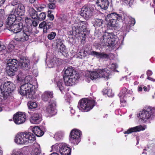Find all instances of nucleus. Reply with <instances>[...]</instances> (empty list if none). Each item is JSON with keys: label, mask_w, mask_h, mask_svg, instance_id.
I'll use <instances>...</instances> for the list:
<instances>
[{"label": "nucleus", "mask_w": 155, "mask_h": 155, "mask_svg": "<svg viewBox=\"0 0 155 155\" xmlns=\"http://www.w3.org/2000/svg\"><path fill=\"white\" fill-rule=\"evenodd\" d=\"M35 140L34 135L31 132H21L18 134L15 137V142L18 144H27L32 143Z\"/></svg>", "instance_id": "nucleus-1"}, {"label": "nucleus", "mask_w": 155, "mask_h": 155, "mask_svg": "<svg viewBox=\"0 0 155 155\" xmlns=\"http://www.w3.org/2000/svg\"><path fill=\"white\" fill-rule=\"evenodd\" d=\"M35 88L36 87L31 83H25L21 86L19 92L21 94L32 99L33 97Z\"/></svg>", "instance_id": "nucleus-2"}, {"label": "nucleus", "mask_w": 155, "mask_h": 155, "mask_svg": "<svg viewBox=\"0 0 155 155\" xmlns=\"http://www.w3.org/2000/svg\"><path fill=\"white\" fill-rule=\"evenodd\" d=\"M32 32V28L31 26H24L23 28L22 31L18 33L15 37V39L17 41H25L29 38Z\"/></svg>", "instance_id": "nucleus-3"}, {"label": "nucleus", "mask_w": 155, "mask_h": 155, "mask_svg": "<svg viewBox=\"0 0 155 155\" xmlns=\"http://www.w3.org/2000/svg\"><path fill=\"white\" fill-rule=\"evenodd\" d=\"M95 104V102L94 100L83 98L79 101L78 107L82 112H87L91 109Z\"/></svg>", "instance_id": "nucleus-4"}, {"label": "nucleus", "mask_w": 155, "mask_h": 155, "mask_svg": "<svg viewBox=\"0 0 155 155\" xmlns=\"http://www.w3.org/2000/svg\"><path fill=\"white\" fill-rule=\"evenodd\" d=\"M53 151L59 152L61 155H71V149L64 143H56L51 147Z\"/></svg>", "instance_id": "nucleus-5"}, {"label": "nucleus", "mask_w": 155, "mask_h": 155, "mask_svg": "<svg viewBox=\"0 0 155 155\" xmlns=\"http://www.w3.org/2000/svg\"><path fill=\"white\" fill-rule=\"evenodd\" d=\"M122 15L116 14L115 13H111L108 14L105 17L106 23L107 26L111 27H116L118 23L116 20L120 21L122 20Z\"/></svg>", "instance_id": "nucleus-6"}, {"label": "nucleus", "mask_w": 155, "mask_h": 155, "mask_svg": "<svg viewBox=\"0 0 155 155\" xmlns=\"http://www.w3.org/2000/svg\"><path fill=\"white\" fill-rule=\"evenodd\" d=\"M15 89V86L13 83L10 81L6 82L3 84L1 85L0 91L1 95H0V96H2L4 98L6 97Z\"/></svg>", "instance_id": "nucleus-7"}, {"label": "nucleus", "mask_w": 155, "mask_h": 155, "mask_svg": "<svg viewBox=\"0 0 155 155\" xmlns=\"http://www.w3.org/2000/svg\"><path fill=\"white\" fill-rule=\"evenodd\" d=\"M82 135L81 132L74 129L71 131L69 136V141L74 145H77L80 142Z\"/></svg>", "instance_id": "nucleus-8"}, {"label": "nucleus", "mask_w": 155, "mask_h": 155, "mask_svg": "<svg viewBox=\"0 0 155 155\" xmlns=\"http://www.w3.org/2000/svg\"><path fill=\"white\" fill-rule=\"evenodd\" d=\"M18 61L15 59H10L8 60L6 67V71L9 76H13L15 75V72L17 71Z\"/></svg>", "instance_id": "nucleus-9"}, {"label": "nucleus", "mask_w": 155, "mask_h": 155, "mask_svg": "<svg viewBox=\"0 0 155 155\" xmlns=\"http://www.w3.org/2000/svg\"><path fill=\"white\" fill-rule=\"evenodd\" d=\"M112 37L111 34L105 32L101 39V45L103 46L111 45L113 44Z\"/></svg>", "instance_id": "nucleus-10"}, {"label": "nucleus", "mask_w": 155, "mask_h": 155, "mask_svg": "<svg viewBox=\"0 0 155 155\" xmlns=\"http://www.w3.org/2000/svg\"><path fill=\"white\" fill-rule=\"evenodd\" d=\"M83 53H82V54H81L82 57L86 56L88 54H90L100 59H103L108 57V55L107 54L103 52L101 53L94 51L90 52L89 51H86L85 50L83 51Z\"/></svg>", "instance_id": "nucleus-11"}, {"label": "nucleus", "mask_w": 155, "mask_h": 155, "mask_svg": "<svg viewBox=\"0 0 155 155\" xmlns=\"http://www.w3.org/2000/svg\"><path fill=\"white\" fill-rule=\"evenodd\" d=\"M56 102L54 100H51L49 102V104L46 109V113L48 116L51 117L56 113L55 110Z\"/></svg>", "instance_id": "nucleus-12"}, {"label": "nucleus", "mask_w": 155, "mask_h": 155, "mask_svg": "<svg viewBox=\"0 0 155 155\" xmlns=\"http://www.w3.org/2000/svg\"><path fill=\"white\" fill-rule=\"evenodd\" d=\"M152 114V110L150 108H147L140 111L139 117L143 121L145 122L150 118Z\"/></svg>", "instance_id": "nucleus-13"}, {"label": "nucleus", "mask_w": 155, "mask_h": 155, "mask_svg": "<svg viewBox=\"0 0 155 155\" xmlns=\"http://www.w3.org/2000/svg\"><path fill=\"white\" fill-rule=\"evenodd\" d=\"M26 118L25 114L23 112H18L13 117L14 122L19 124L24 123Z\"/></svg>", "instance_id": "nucleus-14"}, {"label": "nucleus", "mask_w": 155, "mask_h": 155, "mask_svg": "<svg viewBox=\"0 0 155 155\" xmlns=\"http://www.w3.org/2000/svg\"><path fill=\"white\" fill-rule=\"evenodd\" d=\"M79 77L77 75L70 77L63 76L65 85L67 86H72L75 84L79 79Z\"/></svg>", "instance_id": "nucleus-15"}, {"label": "nucleus", "mask_w": 155, "mask_h": 155, "mask_svg": "<svg viewBox=\"0 0 155 155\" xmlns=\"http://www.w3.org/2000/svg\"><path fill=\"white\" fill-rule=\"evenodd\" d=\"M56 46L58 51L62 53L64 56L67 57L68 52L65 46L62 42L61 39H57L56 40Z\"/></svg>", "instance_id": "nucleus-16"}, {"label": "nucleus", "mask_w": 155, "mask_h": 155, "mask_svg": "<svg viewBox=\"0 0 155 155\" xmlns=\"http://www.w3.org/2000/svg\"><path fill=\"white\" fill-rule=\"evenodd\" d=\"M28 150L26 147L21 148H15L13 150L11 155H28Z\"/></svg>", "instance_id": "nucleus-17"}, {"label": "nucleus", "mask_w": 155, "mask_h": 155, "mask_svg": "<svg viewBox=\"0 0 155 155\" xmlns=\"http://www.w3.org/2000/svg\"><path fill=\"white\" fill-rule=\"evenodd\" d=\"M8 29L10 31L17 34L21 31L23 27L21 23H18L7 26Z\"/></svg>", "instance_id": "nucleus-18"}, {"label": "nucleus", "mask_w": 155, "mask_h": 155, "mask_svg": "<svg viewBox=\"0 0 155 155\" xmlns=\"http://www.w3.org/2000/svg\"><path fill=\"white\" fill-rule=\"evenodd\" d=\"M102 71L99 69L96 71L88 72L86 75L87 77L90 78L92 80L101 78L102 75L100 74Z\"/></svg>", "instance_id": "nucleus-19"}, {"label": "nucleus", "mask_w": 155, "mask_h": 155, "mask_svg": "<svg viewBox=\"0 0 155 155\" xmlns=\"http://www.w3.org/2000/svg\"><path fill=\"white\" fill-rule=\"evenodd\" d=\"M93 9H91L89 7L84 6L81 10V15L85 18H88L92 15Z\"/></svg>", "instance_id": "nucleus-20"}, {"label": "nucleus", "mask_w": 155, "mask_h": 155, "mask_svg": "<svg viewBox=\"0 0 155 155\" xmlns=\"http://www.w3.org/2000/svg\"><path fill=\"white\" fill-rule=\"evenodd\" d=\"M128 93L127 89L125 87H124L118 95L120 98L121 104L123 106H125V104L126 102V95Z\"/></svg>", "instance_id": "nucleus-21"}, {"label": "nucleus", "mask_w": 155, "mask_h": 155, "mask_svg": "<svg viewBox=\"0 0 155 155\" xmlns=\"http://www.w3.org/2000/svg\"><path fill=\"white\" fill-rule=\"evenodd\" d=\"M25 12V7L24 5L22 4H20L15 8L14 14L19 16H22L24 15Z\"/></svg>", "instance_id": "nucleus-22"}, {"label": "nucleus", "mask_w": 155, "mask_h": 155, "mask_svg": "<svg viewBox=\"0 0 155 155\" xmlns=\"http://www.w3.org/2000/svg\"><path fill=\"white\" fill-rule=\"evenodd\" d=\"M41 120V116L38 113L33 114L30 118V122L33 124H39Z\"/></svg>", "instance_id": "nucleus-23"}, {"label": "nucleus", "mask_w": 155, "mask_h": 155, "mask_svg": "<svg viewBox=\"0 0 155 155\" xmlns=\"http://www.w3.org/2000/svg\"><path fill=\"white\" fill-rule=\"evenodd\" d=\"M127 19H129L130 23L129 25L127 24H124L122 26V30L124 32H127L129 31L130 25L134 26L135 23V19L131 17H127Z\"/></svg>", "instance_id": "nucleus-24"}, {"label": "nucleus", "mask_w": 155, "mask_h": 155, "mask_svg": "<svg viewBox=\"0 0 155 155\" xmlns=\"http://www.w3.org/2000/svg\"><path fill=\"white\" fill-rule=\"evenodd\" d=\"M146 127L144 126H142L141 125L136 126L133 127H131L128 129L127 130L124 132V134H130L132 132H137L144 130H145Z\"/></svg>", "instance_id": "nucleus-25"}, {"label": "nucleus", "mask_w": 155, "mask_h": 155, "mask_svg": "<svg viewBox=\"0 0 155 155\" xmlns=\"http://www.w3.org/2000/svg\"><path fill=\"white\" fill-rule=\"evenodd\" d=\"M74 75H77L78 76H79L78 74L76 73L72 67H68L65 69L64 76L70 77Z\"/></svg>", "instance_id": "nucleus-26"}, {"label": "nucleus", "mask_w": 155, "mask_h": 155, "mask_svg": "<svg viewBox=\"0 0 155 155\" xmlns=\"http://www.w3.org/2000/svg\"><path fill=\"white\" fill-rule=\"evenodd\" d=\"M96 3L101 9L105 10L107 9L109 5L108 0H97Z\"/></svg>", "instance_id": "nucleus-27"}, {"label": "nucleus", "mask_w": 155, "mask_h": 155, "mask_svg": "<svg viewBox=\"0 0 155 155\" xmlns=\"http://www.w3.org/2000/svg\"><path fill=\"white\" fill-rule=\"evenodd\" d=\"M41 153V150L40 145L37 143H35L31 152V155H40Z\"/></svg>", "instance_id": "nucleus-28"}, {"label": "nucleus", "mask_w": 155, "mask_h": 155, "mask_svg": "<svg viewBox=\"0 0 155 155\" xmlns=\"http://www.w3.org/2000/svg\"><path fill=\"white\" fill-rule=\"evenodd\" d=\"M29 61L25 58H21L19 65L23 69H27L29 66Z\"/></svg>", "instance_id": "nucleus-29"}, {"label": "nucleus", "mask_w": 155, "mask_h": 155, "mask_svg": "<svg viewBox=\"0 0 155 155\" xmlns=\"http://www.w3.org/2000/svg\"><path fill=\"white\" fill-rule=\"evenodd\" d=\"M28 12V15L32 18L36 19L38 17V12L33 8L29 7Z\"/></svg>", "instance_id": "nucleus-30"}, {"label": "nucleus", "mask_w": 155, "mask_h": 155, "mask_svg": "<svg viewBox=\"0 0 155 155\" xmlns=\"http://www.w3.org/2000/svg\"><path fill=\"white\" fill-rule=\"evenodd\" d=\"M42 98L45 101H47L53 97V93L51 92L46 91L43 93L41 96Z\"/></svg>", "instance_id": "nucleus-31"}, {"label": "nucleus", "mask_w": 155, "mask_h": 155, "mask_svg": "<svg viewBox=\"0 0 155 155\" xmlns=\"http://www.w3.org/2000/svg\"><path fill=\"white\" fill-rule=\"evenodd\" d=\"M86 25V22L84 21H81L78 23V26L76 27V29L75 31L78 33L81 32L84 28H85Z\"/></svg>", "instance_id": "nucleus-32"}, {"label": "nucleus", "mask_w": 155, "mask_h": 155, "mask_svg": "<svg viewBox=\"0 0 155 155\" xmlns=\"http://www.w3.org/2000/svg\"><path fill=\"white\" fill-rule=\"evenodd\" d=\"M100 70H101L102 71L100 73L102 75L101 78H103L105 79H108L110 76V71L107 69H100Z\"/></svg>", "instance_id": "nucleus-33"}, {"label": "nucleus", "mask_w": 155, "mask_h": 155, "mask_svg": "<svg viewBox=\"0 0 155 155\" xmlns=\"http://www.w3.org/2000/svg\"><path fill=\"white\" fill-rule=\"evenodd\" d=\"M32 132L37 137H40L44 134V132L38 126H35L32 129Z\"/></svg>", "instance_id": "nucleus-34"}, {"label": "nucleus", "mask_w": 155, "mask_h": 155, "mask_svg": "<svg viewBox=\"0 0 155 155\" xmlns=\"http://www.w3.org/2000/svg\"><path fill=\"white\" fill-rule=\"evenodd\" d=\"M15 20L16 16L15 15L12 14L9 15L7 19L6 23L8 25L7 27L14 25L13 23Z\"/></svg>", "instance_id": "nucleus-35"}, {"label": "nucleus", "mask_w": 155, "mask_h": 155, "mask_svg": "<svg viewBox=\"0 0 155 155\" xmlns=\"http://www.w3.org/2000/svg\"><path fill=\"white\" fill-rule=\"evenodd\" d=\"M58 61V59L56 57L51 58L48 62L47 66L49 68H52L57 63Z\"/></svg>", "instance_id": "nucleus-36"}, {"label": "nucleus", "mask_w": 155, "mask_h": 155, "mask_svg": "<svg viewBox=\"0 0 155 155\" xmlns=\"http://www.w3.org/2000/svg\"><path fill=\"white\" fill-rule=\"evenodd\" d=\"M58 78L57 77L54 79V81L56 82L58 87L60 91L61 92L64 90V86L63 82L62 79H60L58 81H57Z\"/></svg>", "instance_id": "nucleus-37"}, {"label": "nucleus", "mask_w": 155, "mask_h": 155, "mask_svg": "<svg viewBox=\"0 0 155 155\" xmlns=\"http://www.w3.org/2000/svg\"><path fill=\"white\" fill-rule=\"evenodd\" d=\"M27 105L28 108L30 109L36 108L38 106L37 103L36 102L32 101H29Z\"/></svg>", "instance_id": "nucleus-38"}, {"label": "nucleus", "mask_w": 155, "mask_h": 155, "mask_svg": "<svg viewBox=\"0 0 155 155\" xmlns=\"http://www.w3.org/2000/svg\"><path fill=\"white\" fill-rule=\"evenodd\" d=\"M107 67L108 68L110 69L111 71H118L117 70H115V69L117 67V65L115 63H114L110 62V64L108 65Z\"/></svg>", "instance_id": "nucleus-39"}, {"label": "nucleus", "mask_w": 155, "mask_h": 155, "mask_svg": "<svg viewBox=\"0 0 155 155\" xmlns=\"http://www.w3.org/2000/svg\"><path fill=\"white\" fill-rule=\"evenodd\" d=\"M53 24L52 22H47L45 28H44L43 29V32L44 33H46L47 30L48 29L51 28L53 26Z\"/></svg>", "instance_id": "nucleus-40"}, {"label": "nucleus", "mask_w": 155, "mask_h": 155, "mask_svg": "<svg viewBox=\"0 0 155 155\" xmlns=\"http://www.w3.org/2000/svg\"><path fill=\"white\" fill-rule=\"evenodd\" d=\"M103 22V21L102 19L96 18L95 20L94 25L98 26H100L102 25Z\"/></svg>", "instance_id": "nucleus-41"}, {"label": "nucleus", "mask_w": 155, "mask_h": 155, "mask_svg": "<svg viewBox=\"0 0 155 155\" xmlns=\"http://www.w3.org/2000/svg\"><path fill=\"white\" fill-rule=\"evenodd\" d=\"M46 15L45 13L44 12L41 13L38 16V17L36 18L38 20L42 21L45 19Z\"/></svg>", "instance_id": "nucleus-42"}, {"label": "nucleus", "mask_w": 155, "mask_h": 155, "mask_svg": "<svg viewBox=\"0 0 155 155\" xmlns=\"http://www.w3.org/2000/svg\"><path fill=\"white\" fill-rule=\"evenodd\" d=\"M56 35L55 32H51L48 35V38L49 40H52L55 38Z\"/></svg>", "instance_id": "nucleus-43"}, {"label": "nucleus", "mask_w": 155, "mask_h": 155, "mask_svg": "<svg viewBox=\"0 0 155 155\" xmlns=\"http://www.w3.org/2000/svg\"><path fill=\"white\" fill-rule=\"evenodd\" d=\"M14 42V41H12L8 45V48L10 52H11L14 49L15 46L14 45H13Z\"/></svg>", "instance_id": "nucleus-44"}, {"label": "nucleus", "mask_w": 155, "mask_h": 155, "mask_svg": "<svg viewBox=\"0 0 155 155\" xmlns=\"http://www.w3.org/2000/svg\"><path fill=\"white\" fill-rule=\"evenodd\" d=\"M107 94L109 97H112L114 95V94L112 92L111 89H107Z\"/></svg>", "instance_id": "nucleus-45"}, {"label": "nucleus", "mask_w": 155, "mask_h": 155, "mask_svg": "<svg viewBox=\"0 0 155 155\" xmlns=\"http://www.w3.org/2000/svg\"><path fill=\"white\" fill-rule=\"evenodd\" d=\"M123 2H124L127 4H128L130 6H131V5L133 4V2L132 0H122Z\"/></svg>", "instance_id": "nucleus-46"}, {"label": "nucleus", "mask_w": 155, "mask_h": 155, "mask_svg": "<svg viewBox=\"0 0 155 155\" xmlns=\"http://www.w3.org/2000/svg\"><path fill=\"white\" fill-rule=\"evenodd\" d=\"M32 21L33 20L31 18L28 17H26L25 19V22L28 24H30L31 25Z\"/></svg>", "instance_id": "nucleus-47"}, {"label": "nucleus", "mask_w": 155, "mask_h": 155, "mask_svg": "<svg viewBox=\"0 0 155 155\" xmlns=\"http://www.w3.org/2000/svg\"><path fill=\"white\" fill-rule=\"evenodd\" d=\"M25 81H27L28 82L27 83H30L32 81V77L30 76H26L25 78Z\"/></svg>", "instance_id": "nucleus-48"}, {"label": "nucleus", "mask_w": 155, "mask_h": 155, "mask_svg": "<svg viewBox=\"0 0 155 155\" xmlns=\"http://www.w3.org/2000/svg\"><path fill=\"white\" fill-rule=\"evenodd\" d=\"M20 4H22L20 3V0H13L11 2V5L13 6H15L17 5H18Z\"/></svg>", "instance_id": "nucleus-49"}, {"label": "nucleus", "mask_w": 155, "mask_h": 155, "mask_svg": "<svg viewBox=\"0 0 155 155\" xmlns=\"http://www.w3.org/2000/svg\"><path fill=\"white\" fill-rule=\"evenodd\" d=\"M46 22L45 21H43L39 25V27L41 28H45L46 25Z\"/></svg>", "instance_id": "nucleus-50"}, {"label": "nucleus", "mask_w": 155, "mask_h": 155, "mask_svg": "<svg viewBox=\"0 0 155 155\" xmlns=\"http://www.w3.org/2000/svg\"><path fill=\"white\" fill-rule=\"evenodd\" d=\"M48 7L50 9H54L55 7V5L54 3H50L48 4Z\"/></svg>", "instance_id": "nucleus-51"}, {"label": "nucleus", "mask_w": 155, "mask_h": 155, "mask_svg": "<svg viewBox=\"0 0 155 155\" xmlns=\"http://www.w3.org/2000/svg\"><path fill=\"white\" fill-rule=\"evenodd\" d=\"M6 47L5 45L2 44L1 43V42L0 41V51L5 49Z\"/></svg>", "instance_id": "nucleus-52"}, {"label": "nucleus", "mask_w": 155, "mask_h": 155, "mask_svg": "<svg viewBox=\"0 0 155 155\" xmlns=\"http://www.w3.org/2000/svg\"><path fill=\"white\" fill-rule=\"evenodd\" d=\"M38 24V22H37V21H32V22H31V24L34 27H36L37 26Z\"/></svg>", "instance_id": "nucleus-53"}, {"label": "nucleus", "mask_w": 155, "mask_h": 155, "mask_svg": "<svg viewBox=\"0 0 155 155\" xmlns=\"http://www.w3.org/2000/svg\"><path fill=\"white\" fill-rule=\"evenodd\" d=\"M152 74V71L150 70H148L147 72V77L151 75Z\"/></svg>", "instance_id": "nucleus-54"}, {"label": "nucleus", "mask_w": 155, "mask_h": 155, "mask_svg": "<svg viewBox=\"0 0 155 155\" xmlns=\"http://www.w3.org/2000/svg\"><path fill=\"white\" fill-rule=\"evenodd\" d=\"M5 12L3 10L0 9V17H2L5 15Z\"/></svg>", "instance_id": "nucleus-55"}, {"label": "nucleus", "mask_w": 155, "mask_h": 155, "mask_svg": "<svg viewBox=\"0 0 155 155\" xmlns=\"http://www.w3.org/2000/svg\"><path fill=\"white\" fill-rule=\"evenodd\" d=\"M48 16L50 18L51 20H53L54 18V16L52 14H48Z\"/></svg>", "instance_id": "nucleus-56"}, {"label": "nucleus", "mask_w": 155, "mask_h": 155, "mask_svg": "<svg viewBox=\"0 0 155 155\" xmlns=\"http://www.w3.org/2000/svg\"><path fill=\"white\" fill-rule=\"evenodd\" d=\"M4 108V104L0 105V112L2 111Z\"/></svg>", "instance_id": "nucleus-57"}, {"label": "nucleus", "mask_w": 155, "mask_h": 155, "mask_svg": "<svg viewBox=\"0 0 155 155\" xmlns=\"http://www.w3.org/2000/svg\"><path fill=\"white\" fill-rule=\"evenodd\" d=\"M70 109L71 113L72 114H74L75 112L74 110L73 109L72 107H70Z\"/></svg>", "instance_id": "nucleus-58"}, {"label": "nucleus", "mask_w": 155, "mask_h": 155, "mask_svg": "<svg viewBox=\"0 0 155 155\" xmlns=\"http://www.w3.org/2000/svg\"><path fill=\"white\" fill-rule=\"evenodd\" d=\"M5 0H0V7L4 3Z\"/></svg>", "instance_id": "nucleus-59"}, {"label": "nucleus", "mask_w": 155, "mask_h": 155, "mask_svg": "<svg viewBox=\"0 0 155 155\" xmlns=\"http://www.w3.org/2000/svg\"><path fill=\"white\" fill-rule=\"evenodd\" d=\"M147 79L153 81H155V79H154L153 78H151L150 77H147Z\"/></svg>", "instance_id": "nucleus-60"}, {"label": "nucleus", "mask_w": 155, "mask_h": 155, "mask_svg": "<svg viewBox=\"0 0 155 155\" xmlns=\"http://www.w3.org/2000/svg\"><path fill=\"white\" fill-rule=\"evenodd\" d=\"M3 25V23L2 21H0V32L1 31V27Z\"/></svg>", "instance_id": "nucleus-61"}, {"label": "nucleus", "mask_w": 155, "mask_h": 155, "mask_svg": "<svg viewBox=\"0 0 155 155\" xmlns=\"http://www.w3.org/2000/svg\"><path fill=\"white\" fill-rule=\"evenodd\" d=\"M142 90V88L141 87H138V91L139 92L141 91Z\"/></svg>", "instance_id": "nucleus-62"}, {"label": "nucleus", "mask_w": 155, "mask_h": 155, "mask_svg": "<svg viewBox=\"0 0 155 155\" xmlns=\"http://www.w3.org/2000/svg\"><path fill=\"white\" fill-rule=\"evenodd\" d=\"M82 53H83V51H81L79 52V53H78V56H79V55H80L81 56V54H82Z\"/></svg>", "instance_id": "nucleus-63"}, {"label": "nucleus", "mask_w": 155, "mask_h": 155, "mask_svg": "<svg viewBox=\"0 0 155 155\" xmlns=\"http://www.w3.org/2000/svg\"><path fill=\"white\" fill-rule=\"evenodd\" d=\"M36 0H29V2L31 3L32 4L34 3Z\"/></svg>", "instance_id": "nucleus-64"}]
</instances>
